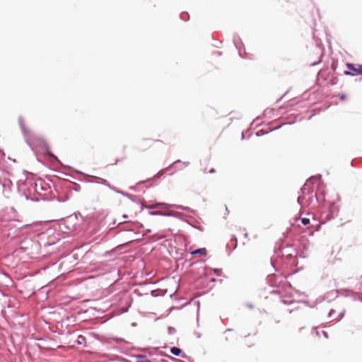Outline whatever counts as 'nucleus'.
Returning a JSON list of instances; mask_svg holds the SVG:
<instances>
[{"label":"nucleus","instance_id":"f257e3e1","mask_svg":"<svg viewBox=\"0 0 362 362\" xmlns=\"http://www.w3.org/2000/svg\"><path fill=\"white\" fill-rule=\"evenodd\" d=\"M346 67L349 71H345L344 74L346 76H358L362 75V65L347 63Z\"/></svg>","mask_w":362,"mask_h":362},{"label":"nucleus","instance_id":"f03ea898","mask_svg":"<svg viewBox=\"0 0 362 362\" xmlns=\"http://www.w3.org/2000/svg\"><path fill=\"white\" fill-rule=\"evenodd\" d=\"M158 142H160V141L151 139H144L140 144V148L142 151H146L151 148L156 143Z\"/></svg>","mask_w":362,"mask_h":362},{"label":"nucleus","instance_id":"7ed1b4c3","mask_svg":"<svg viewBox=\"0 0 362 362\" xmlns=\"http://www.w3.org/2000/svg\"><path fill=\"white\" fill-rule=\"evenodd\" d=\"M148 208L150 209H168V204H167L165 203H158V204H155L150 205V206H148Z\"/></svg>","mask_w":362,"mask_h":362},{"label":"nucleus","instance_id":"20e7f679","mask_svg":"<svg viewBox=\"0 0 362 362\" xmlns=\"http://www.w3.org/2000/svg\"><path fill=\"white\" fill-rule=\"evenodd\" d=\"M197 254L202 255V256H205L207 254V251H206V248H200V249L196 250L192 252V255H195Z\"/></svg>","mask_w":362,"mask_h":362},{"label":"nucleus","instance_id":"39448f33","mask_svg":"<svg viewBox=\"0 0 362 362\" xmlns=\"http://www.w3.org/2000/svg\"><path fill=\"white\" fill-rule=\"evenodd\" d=\"M181 352V349L177 347H173L170 349V353L175 356H180Z\"/></svg>","mask_w":362,"mask_h":362},{"label":"nucleus","instance_id":"423d86ee","mask_svg":"<svg viewBox=\"0 0 362 362\" xmlns=\"http://www.w3.org/2000/svg\"><path fill=\"white\" fill-rule=\"evenodd\" d=\"M86 337H83V335H79L77 338V343L78 344H84L86 343Z\"/></svg>","mask_w":362,"mask_h":362},{"label":"nucleus","instance_id":"0eeeda50","mask_svg":"<svg viewBox=\"0 0 362 362\" xmlns=\"http://www.w3.org/2000/svg\"><path fill=\"white\" fill-rule=\"evenodd\" d=\"M301 223L304 225H308L310 223V219L308 218H301Z\"/></svg>","mask_w":362,"mask_h":362},{"label":"nucleus","instance_id":"6e6552de","mask_svg":"<svg viewBox=\"0 0 362 362\" xmlns=\"http://www.w3.org/2000/svg\"><path fill=\"white\" fill-rule=\"evenodd\" d=\"M204 171L205 173H214L216 172V170H215V169L214 168H211L209 169H208L207 168H205Z\"/></svg>","mask_w":362,"mask_h":362},{"label":"nucleus","instance_id":"1a4fd4ad","mask_svg":"<svg viewBox=\"0 0 362 362\" xmlns=\"http://www.w3.org/2000/svg\"><path fill=\"white\" fill-rule=\"evenodd\" d=\"M137 362H151L149 360L145 359L143 356H139Z\"/></svg>","mask_w":362,"mask_h":362},{"label":"nucleus","instance_id":"9d476101","mask_svg":"<svg viewBox=\"0 0 362 362\" xmlns=\"http://www.w3.org/2000/svg\"><path fill=\"white\" fill-rule=\"evenodd\" d=\"M187 17H188V14L187 13H182L181 14V18L184 21H187L188 20Z\"/></svg>","mask_w":362,"mask_h":362},{"label":"nucleus","instance_id":"9b49d317","mask_svg":"<svg viewBox=\"0 0 362 362\" xmlns=\"http://www.w3.org/2000/svg\"><path fill=\"white\" fill-rule=\"evenodd\" d=\"M153 215H164L165 214L160 212V211H153L151 213Z\"/></svg>","mask_w":362,"mask_h":362},{"label":"nucleus","instance_id":"f8f14e48","mask_svg":"<svg viewBox=\"0 0 362 362\" xmlns=\"http://www.w3.org/2000/svg\"><path fill=\"white\" fill-rule=\"evenodd\" d=\"M345 98H346V96L344 95H342L340 96V99L341 100H344Z\"/></svg>","mask_w":362,"mask_h":362},{"label":"nucleus","instance_id":"ddd939ff","mask_svg":"<svg viewBox=\"0 0 362 362\" xmlns=\"http://www.w3.org/2000/svg\"><path fill=\"white\" fill-rule=\"evenodd\" d=\"M4 152L0 150V157H4Z\"/></svg>","mask_w":362,"mask_h":362}]
</instances>
